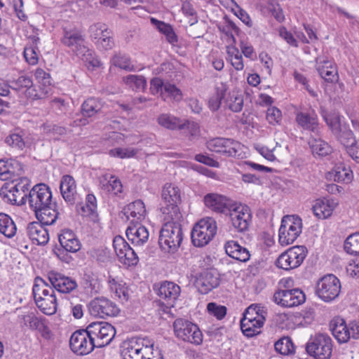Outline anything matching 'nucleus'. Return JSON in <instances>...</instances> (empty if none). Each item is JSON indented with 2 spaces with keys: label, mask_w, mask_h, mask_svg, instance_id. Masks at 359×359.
Wrapping results in <instances>:
<instances>
[{
  "label": "nucleus",
  "mask_w": 359,
  "mask_h": 359,
  "mask_svg": "<svg viewBox=\"0 0 359 359\" xmlns=\"http://www.w3.org/2000/svg\"><path fill=\"white\" fill-rule=\"evenodd\" d=\"M163 100H170L173 102H179L183 98L182 92L175 85L169 82H165L164 90L161 95Z\"/></svg>",
  "instance_id": "obj_48"
},
{
  "label": "nucleus",
  "mask_w": 359,
  "mask_h": 359,
  "mask_svg": "<svg viewBox=\"0 0 359 359\" xmlns=\"http://www.w3.org/2000/svg\"><path fill=\"white\" fill-rule=\"evenodd\" d=\"M69 346L74 353L81 355L90 353L95 348L86 329L74 332L70 337Z\"/></svg>",
  "instance_id": "obj_13"
},
{
  "label": "nucleus",
  "mask_w": 359,
  "mask_h": 359,
  "mask_svg": "<svg viewBox=\"0 0 359 359\" xmlns=\"http://www.w3.org/2000/svg\"><path fill=\"white\" fill-rule=\"evenodd\" d=\"M89 312L92 316L100 318L106 316H116L119 313L116 304L104 297H98L92 300L88 306Z\"/></svg>",
  "instance_id": "obj_16"
},
{
  "label": "nucleus",
  "mask_w": 359,
  "mask_h": 359,
  "mask_svg": "<svg viewBox=\"0 0 359 359\" xmlns=\"http://www.w3.org/2000/svg\"><path fill=\"white\" fill-rule=\"evenodd\" d=\"M80 51L83 53L82 60L86 63L87 67L93 69L101 66L100 60L94 55L93 52L87 49V46H79Z\"/></svg>",
  "instance_id": "obj_52"
},
{
  "label": "nucleus",
  "mask_w": 359,
  "mask_h": 359,
  "mask_svg": "<svg viewBox=\"0 0 359 359\" xmlns=\"http://www.w3.org/2000/svg\"><path fill=\"white\" fill-rule=\"evenodd\" d=\"M79 212L84 217H90L93 220L97 219V200L93 194L86 196V203L81 205Z\"/></svg>",
  "instance_id": "obj_44"
},
{
  "label": "nucleus",
  "mask_w": 359,
  "mask_h": 359,
  "mask_svg": "<svg viewBox=\"0 0 359 359\" xmlns=\"http://www.w3.org/2000/svg\"><path fill=\"white\" fill-rule=\"evenodd\" d=\"M90 33L95 43L102 44L107 43V44H109L114 43L111 31L106 28L105 25H100V27H97L96 25L92 26L90 27Z\"/></svg>",
  "instance_id": "obj_37"
},
{
  "label": "nucleus",
  "mask_w": 359,
  "mask_h": 359,
  "mask_svg": "<svg viewBox=\"0 0 359 359\" xmlns=\"http://www.w3.org/2000/svg\"><path fill=\"white\" fill-rule=\"evenodd\" d=\"M150 21L151 25L165 36L168 43L173 44L177 41V36L170 24L158 20L154 18H151Z\"/></svg>",
  "instance_id": "obj_41"
},
{
  "label": "nucleus",
  "mask_w": 359,
  "mask_h": 359,
  "mask_svg": "<svg viewBox=\"0 0 359 359\" xmlns=\"http://www.w3.org/2000/svg\"><path fill=\"white\" fill-rule=\"evenodd\" d=\"M243 95L242 92L236 88L224 93V108L235 112H240L243 107Z\"/></svg>",
  "instance_id": "obj_26"
},
{
  "label": "nucleus",
  "mask_w": 359,
  "mask_h": 359,
  "mask_svg": "<svg viewBox=\"0 0 359 359\" xmlns=\"http://www.w3.org/2000/svg\"><path fill=\"white\" fill-rule=\"evenodd\" d=\"M48 278L50 286L61 293H69L77 287V283L74 279L55 271L49 272Z\"/></svg>",
  "instance_id": "obj_19"
},
{
  "label": "nucleus",
  "mask_w": 359,
  "mask_h": 359,
  "mask_svg": "<svg viewBox=\"0 0 359 359\" xmlns=\"http://www.w3.org/2000/svg\"><path fill=\"white\" fill-rule=\"evenodd\" d=\"M34 212L39 223L43 225L53 224L60 215L57 206L55 203H51Z\"/></svg>",
  "instance_id": "obj_27"
},
{
  "label": "nucleus",
  "mask_w": 359,
  "mask_h": 359,
  "mask_svg": "<svg viewBox=\"0 0 359 359\" xmlns=\"http://www.w3.org/2000/svg\"><path fill=\"white\" fill-rule=\"evenodd\" d=\"M142 349L148 350L146 351L147 354H144L142 359H164L161 351L158 347H155L154 343H150L149 341L144 343V340H143ZM144 352H145V351H144Z\"/></svg>",
  "instance_id": "obj_59"
},
{
  "label": "nucleus",
  "mask_w": 359,
  "mask_h": 359,
  "mask_svg": "<svg viewBox=\"0 0 359 359\" xmlns=\"http://www.w3.org/2000/svg\"><path fill=\"white\" fill-rule=\"evenodd\" d=\"M25 132L20 129L12 131L5 139L7 145L22 150L26 146L29 145V142L25 137Z\"/></svg>",
  "instance_id": "obj_39"
},
{
  "label": "nucleus",
  "mask_w": 359,
  "mask_h": 359,
  "mask_svg": "<svg viewBox=\"0 0 359 359\" xmlns=\"http://www.w3.org/2000/svg\"><path fill=\"white\" fill-rule=\"evenodd\" d=\"M123 83L135 90H143L147 86V81L142 76L128 75L123 78Z\"/></svg>",
  "instance_id": "obj_50"
},
{
  "label": "nucleus",
  "mask_w": 359,
  "mask_h": 359,
  "mask_svg": "<svg viewBox=\"0 0 359 359\" xmlns=\"http://www.w3.org/2000/svg\"><path fill=\"white\" fill-rule=\"evenodd\" d=\"M58 238L61 246L67 252H76L81 248L80 241L72 230H62Z\"/></svg>",
  "instance_id": "obj_35"
},
{
  "label": "nucleus",
  "mask_w": 359,
  "mask_h": 359,
  "mask_svg": "<svg viewBox=\"0 0 359 359\" xmlns=\"http://www.w3.org/2000/svg\"><path fill=\"white\" fill-rule=\"evenodd\" d=\"M32 294L36 306L42 313L48 316L56 313L57 303L54 289L41 278H35Z\"/></svg>",
  "instance_id": "obj_1"
},
{
  "label": "nucleus",
  "mask_w": 359,
  "mask_h": 359,
  "mask_svg": "<svg viewBox=\"0 0 359 359\" xmlns=\"http://www.w3.org/2000/svg\"><path fill=\"white\" fill-rule=\"evenodd\" d=\"M306 350L315 359H330L332 352V339L327 334H316L311 336Z\"/></svg>",
  "instance_id": "obj_8"
},
{
  "label": "nucleus",
  "mask_w": 359,
  "mask_h": 359,
  "mask_svg": "<svg viewBox=\"0 0 359 359\" xmlns=\"http://www.w3.org/2000/svg\"><path fill=\"white\" fill-rule=\"evenodd\" d=\"M344 250L351 255H359V232L349 235L344 242Z\"/></svg>",
  "instance_id": "obj_54"
},
{
  "label": "nucleus",
  "mask_w": 359,
  "mask_h": 359,
  "mask_svg": "<svg viewBox=\"0 0 359 359\" xmlns=\"http://www.w3.org/2000/svg\"><path fill=\"white\" fill-rule=\"evenodd\" d=\"M138 150L132 147H116L109 151L111 157L119 158H130L134 157Z\"/></svg>",
  "instance_id": "obj_55"
},
{
  "label": "nucleus",
  "mask_w": 359,
  "mask_h": 359,
  "mask_svg": "<svg viewBox=\"0 0 359 359\" xmlns=\"http://www.w3.org/2000/svg\"><path fill=\"white\" fill-rule=\"evenodd\" d=\"M302 231V219L297 215H287L283 217L278 231L279 243L283 246L292 244Z\"/></svg>",
  "instance_id": "obj_5"
},
{
  "label": "nucleus",
  "mask_w": 359,
  "mask_h": 359,
  "mask_svg": "<svg viewBox=\"0 0 359 359\" xmlns=\"http://www.w3.org/2000/svg\"><path fill=\"white\" fill-rule=\"evenodd\" d=\"M226 215H229L232 225L238 231H244L248 229L252 217L248 206L232 203Z\"/></svg>",
  "instance_id": "obj_12"
},
{
  "label": "nucleus",
  "mask_w": 359,
  "mask_h": 359,
  "mask_svg": "<svg viewBox=\"0 0 359 359\" xmlns=\"http://www.w3.org/2000/svg\"><path fill=\"white\" fill-rule=\"evenodd\" d=\"M8 182L13 184L15 193L20 196V201L23 202L25 197L27 196L26 192L30 185V180L27 177H13Z\"/></svg>",
  "instance_id": "obj_49"
},
{
  "label": "nucleus",
  "mask_w": 359,
  "mask_h": 359,
  "mask_svg": "<svg viewBox=\"0 0 359 359\" xmlns=\"http://www.w3.org/2000/svg\"><path fill=\"white\" fill-rule=\"evenodd\" d=\"M126 233L128 239L134 245L137 246L146 243L149 236L148 229L139 223H131L127 228Z\"/></svg>",
  "instance_id": "obj_23"
},
{
  "label": "nucleus",
  "mask_w": 359,
  "mask_h": 359,
  "mask_svg": "<svg viewBox=\"0 0 359 359\" xmlns=\"http://www.w3.org/2000/svg\"><path fill=\"white\" fill-rule=\"evenodd\" d=\"M203 201L205 205L209 209L224 214H227V211L231 208V205L233 203L225 196L215 193L205 195Z\"/></svg>",
  "instance_id": "obj_20"
},
{
  "label": "nucleus",
  "mask_w": 359,
  "mask_h": 359,
  "mask_svg": "<svg viewBox=\"0 0 359 359\" xmlns=\"http://www.w3.org/2000/svg\"><path fill=\"white\" fill-rule=\"evenodd\" d=\"M34 76L37 82L43 86L42 88H47L48 91L50 90L51 78L48 73L41 68H37L34 72Z\"/></svg>",
  "instance_id": "obj_62"
},
{
  "label": "nucleus",
  "mask_w": 359,
  "mask_h": 359,
  "mask_svg": "<svg viewBox=\"0 0 359 359\" xmlns=\"http://www.w3.org/2000/svg\"><path fill=\"white\" fill-rule=\"evenodd\" d=\"M107 285L112 298L118 300L121 303L127 302L129 300L132 291L128 285L121 278L113 276L109 273Z\"/></svg>",
  "instance_id": "obj_17"
},
{
  "label": "nucleus",
  "mask_w": 359,
  "mask_h": 359,
  "mask_svg": "<svg viewBox=\"0 0 359 359\" xmlns=\"http://www.w3.org/2000/svg\"><path fill=\"white\" fill-rule=\"evenodd\" d=\"M226 52L232 66L236 70H242L244 65L241 52L236 46H226Z\"/></svg>",
  "instance_id": "obj_51"
},
{
  "label": "nucleus",
  "mask_w": 359,
  "mask_h": 359,
  "mask_svg": "<svg viewBox=\"0 0 359 359\" xmlns=\"http://www.w3.org/2000/svg\"><path fill=\"white\" fill-rule=\"evenodd\" d=\"M32 79L25 76H20L18 79L11 81V87L16 90L24 93L26 88L32 86Z\"/></svg>",
  "instance_id": "obj_63"
},
{
  "label": "nucleus",
  "mask_w": 359,
  "mask_h": 359,
  "mask_svg": "<svg viewBox=\"0 0 359 359\" xmlns=\"http://www.w3.org/2000/svg\"><path fill=\"white\" fill-rule=\"evenodd\" d=\"M340 290L339 280L335 276L329 274L318 280L316 292L322 300L329 302L339 296Z\"/></svg>",
  "instance_id": "obj_10"
},
{
  "label": "nucleus",
  "mask_w": 359,
  "mask_h": 359,
  "mask_svg": "<svg viewBox=\"0 0 359 359\" xmlns=\"http://www.w3.org/2000/svg\"><path fill=\"white\" fill-rule=\"evenodd\" d=\"M325 121L332 130L334 135L341 132L343 126L341 123L340 118L337 114H330L325 117Z\"/></svg>",
  "instance_id": "obj_64"
},
{
  "label": "nucleus",
  "mask_w": 359,
  "mask_h": 359,
  "mask_svg": "<svg viewBox=\"0 0 359 359\" xmlns=\"http://www.w3.org/2000/svg\"><path fill=\"white\" fill-rule=\"evenodd\" d=\"M217 225L214 219L206 217L201 219L193 228L191 241L197 247L207 245L215 236Z\"/></svg>",
  "instance_id": "obj_9"
},
{
  "label": "nucleus",
  "mask_w": 359,
  "mask_h": 359,
  "mask_svg": "<svg viewBox=\"0 0 359 359\" xmlns=\"http://www.w3.org/2000/svg\"><path fill=\"white\" fill-rule=\"evenodd\" d=\"M156 292L163 303L173 307L181 293L180 287L174 282L163 281L156 288Z\"/></svg>",
  "instance_id": "obj_18"
},
{
  "label": "nucleus",
  "mask_w": 359,
  "mask_h": 359,
  "mask_svg": "<svg viewBox=\"0 0 359 359\" xmlns=\"http://www.w3.org/2000/svg\"><path fill=\"white\" fill-rule=\"evenodd\" d=\"M22 169L21 164L14 159H0V180H11L18 176Z\"/></svg>",
  "instance_id": "obj_30"
},
{
  "label": "nucleus",
  "mask_w": 359,
  "mask_h": 359,
  "mask_svg": "<svg viewBox=\"0 0 359 359\" xmlns=\"http://www.w3.org/2000/svg\"><path fill=\"white\" fill-rule=\"evenodd\" d=\"M338 203L334 199L319 198L314 202L312 210L318 219H327L332 215Z\"/></svg>",
  "instance_id": "obj_24"
},
{
  "label": "nucleus",
  "mask_w": 359,
  "mask_h": 359,
  "mask_svg": "<svg viewBox=\"0 0 359 359\" xmlns=\"http://www.w3.org/2000/svg\"><path fill=\"white\" fill-rule=\"evenodd\" d=\"M51 199L50 189L45 184L35 185L29 194V203L34 211L53 203Z\"/></svg>",
  "instance_id": "obj_15"
},
{
  "label": "nucleus",
  "mask_w": 359,
  "mask_h": 359,
  "mask_svg": "<svg viewBox=\"0 0 359 359\" xmlns=\"http://www.w3.org/2000/svg\"><path fill=\"white\" fill-rule=\"evenodd\" d=\"M158 123L169 130H182L185 128L184 120L170 114H162L157 118Z\"/></svg>",
  "instance_id": "obj_38"
},
{
  "label": "nucleus",
  "mask_w": 359,
  "mask_h": 359,
  "mask_svg": "<svg viewBox=\"0 0 359 359\" xmlns=\"http://www.w3.org/2000/svg\"><path fill=\"white\" fill-rule=\"evenodd\" d=\"M273 301L283 307H293L304 303L305 295L299 289H279L273 294Z\"/></svg>",
  "instance_id": "obj_14"
},
{
  "label": "nucleus",
  "mask_w": 359,
  "mask_h": 359,
  "mask_svg": "<svg viewBox=\"0 0 359 359\" xmlns=\"http://www.w3.org/2000/svg\"><path fill=\"white\" fill-rule=\"evenodd\" d=\"M86 330L96 348L108 345L116 334L114 326L104 321L90 323Z\"/></svg>",
  "instance_id": "obj_7"
},
{
  "label": "nucleus",
  "mask_w": 359,
  "mask_h": 359,
  "mask_svg": "<svg viewBox=\"0 0 359 359\" xmlns=\"http://www.w3.org/2000/svg\"><path fill=\"white\" fill-rule=\"evenodd\" d=\"M100 109V102L95 98L86 100L82 104V114L84 116L91 117Z\"/></svg>",
  "instance_id": "obj_57"
},
{
  "label": "nucleus",
  "mask_w": 359,
  "mask_h": 359,
  "mask_svg": "<svg viewBox=\"0 0 359 359\" xmlns=\"http://www.w3.org/2000/svg\"><path fill=\"white\" fill-rule=\"evenodd\" d=\"M306 256V249L304 246H294L278 257L276 265L284 270L296 269L302 264Z\"/></svg>",
  "instance_id": "obj_11"
},
{
  "label": "nucleus",
  "mask_w": 359,
  "mask_h": 359,
  "mask_svg": "<svg viewBox=\"0 0 359 359\" xmlns=\"http://www.w3.org/2000/svg\"><path fill=\"white\" fill-rule=\"evenodd\" d=\"M12 183L6 182L0 189V195L2 198L7 203L11 204H20V198L18 194L15 193Z\"/></svg>",
  "instance_id": "obj_47"
},
{
  "label": "nucleus",
  "mask_w": 359,
  "mask_h": 359,
  "mask_svg": "<svg viewBox=\"0 0 359 359\" xmlns=\"http://www.w3.org/2000/svg\"><path fill=\"white\" fill-rule=\"evenodd\" d=\"M60 188L61 194L67 202H75L77 196L76 184L72 176L64 175L61 179Z\"/></svg>",
  "instance_id": "obj_32"
},
{
  "label": "nucleus",
  "mask_w": 359,
  "mask_h": 359,
  "mask_svg": "<svg viewBox=\"0 0 359 359\" xmlns=\"http://www.w3.org/2000/svg\"><path fill=\"white\" fill-rule=\"evenodd\" d=\"M124 215L131 223H139L146 217L147 211L144 203L137 200L128 204L124 208Z\"/></svg>",
  "instance_id": "obj_28"
},
{
  "label": "nucleus",
  "mask_w": 359,
  "mask_h": 359,
  "mask_svg": "<svg viewBox=\"0 0 359 359\" xmlns=\"http://www.w3.org/2000/svg\"><path fill=\"white\" fill-rule=\"evenodd\" d=\"M227 90V86L224 83H219L216 87L215 94L208 100V107L212 111H217L221 104H224V95Z\"/></svg>",
  "instance_id": "obj_43"
},
{
  "label": "nucleus",
  "mask_w": 359,
  "mask_h": 359,
  "mask_svg": "<svg viewBox=\"0 0 359 359\" xmlns=\"http://www.w3.org/2000/svg\"><path fill=\"white\" fill-rule=\"evenodd\" d=\"M295 121L297 125L304 130L312 132L318 131V117L315 112L298 111L295 116Z\"/></svg>",
  "instance_id": "obj_34"
},
{
  "label": "nucleus",
  "mask_w": 359,
  "mask_h": 359,
  "mask_svg": "<svg viewBox=\"0 0 359 359\" xmlns=\"http://www.w3.org/2000/svg\"><path fill=\"white\" fill-rule=\"evenodd\" d=\"M226 253L231 258L238 261L245 262L250 259L249 250L234 241H229L224 245Z\"/></svg>",
  "instance_id": "obj_33"
},
{
  "label": "nucleus",
  "mask_w": 359,
  "mask_h": 359,
  "mask_svg": "<svg viewBox=\"0 0 359 359\" xmlns=\"http://www.w3.org/2000/svg\"><path fill=\"white\" fill-rule=\"evenodd\" d=\"M175 335L179 339L194 345L203 342V333L197 325L183 318H177L173 323Z\"/></svg>",
  "instance_id": "obj_6"
},
{
  "label": "nucleus",
  "mask_w": 359,
  "mask_h": 359,
  "mask_svg": "<svg viewBox=\"0 0 359 359\" xmlns=\"http://www.w3.org/2000/svg\"><path fill=\"white\" fill-rule=\"evenodd\" d=\"M325 177L327 180H332L338 183L349 184L353 179V174L349 167L340 163L327 172Z\"/></svg>",
  "instance_id": "obj_25"
},
{
  "label": "nucleus",
  "mask_w": 359,
  "mask_h": 359,
  "mask_svg": "<svg viewBox=\"0 0 359 359\" xmlns=\"http://www.w3.org/2000/svg\"><path fill=\"white\" fill-rule=\"evenodd\" d=\"M163 205L161 211L166 215V219L179 220L180 212L178 204L181 201L180 190L172 184H165L162 189Z\"/></svg>",
  "instance_id": "obj_3"
},
{
  "label": "nucleus",
  "mask_w": 359,
  "mask_h": 359,
  "mask_svg": "<svg viewBox=\"0 0 359 359\" xmlns=\"http://www.w3.org/2000/svg\"><path fill=\"white\" fill-rule=\"evenodd\" d=\"M309 143L313 154L315 155L325 156L332 152V147L320 138L311 137Z\"/></svg>",
  "instance_id": "obj_46"
},
{
  "label": "nucleus",
  "mask_w": 359,
  "mask_h": 359,
  "mask_svg": "<svg viewBox=\"0 0 359 359\" xmlns=\"http://www.w3.org/2000/svg\"><path fill=\"white\" fill-rule=\"evenodd\" d=\"M23 54L27 62L29 65H35L38 63L39 56L38 46H25Z\"/></svg>",
  "instance_id": "obj_60"
},
{
  "label": "nucleus",
  "mask_w": 359,
  "mask_h": 359,
  "mask_svg": "<svg viewBox=\"0 0 359 359\" xmlns=\"http://www.w3.org/2000/svg\"><path fill=\"white\" fill-rule=\"evenodd\" d=\"M27 231L29 238L37 245H45L49 241L48 230L39 222L29 223Z\"/></svg>",
  "instance_id": "obj_29"
},
{
  "label": "nucleus",
  "mask_w": 359,
  "mask_h": 359,
  "mask_svg": "<svg viewBox=\"0 0 359 359\" xmlns=\"http://www.w3.org/2000/svg\"><path fill=\"white\" fill-rule=\"evenodd\" d=\"M142 348L143 341L132 339L123 343L121 351V357L123 359H142L144 354H147Z\"/></svg>",
  "instance_id": "obj_21"
},
{
  "label": "nucleus",
  "mask_w": 359,
  "mask_h": 359,
  "mask_svg": "<svg viewBox=\"0 0 359 359\" xmlns=\"http://www.w3.org/2000/svg\"><path fill=\"white\" fill-rule=\"evenodd\" d=\"M164 224L159 236V245L165 252H175L182 241V233L178 220H171Z\"/></svg>",
  "instance_id": "obj_2"
},
{
  "label": "nucleus",
  "mask_w": 359,
  "mask_h": 359,
  "mask_svg": "<svg viewBox=\"0 0 359 359\" xmlns=\"http://www.w3.org/2000/svg\"><path fill=\"white\" fill-rule=\"evenodd\" d=\"M123 257H119V261L127 266H135L139 261L138 257L134 250L130 247L127 249L123 255Z\"/></svg>",
  "instance_id": "obj_61"
},
{
  "label": "nucleus",
  "mask_w": 359,
  "mask_h": 359,
  "mask_svg": "<svg viewBox=\"0 0 359 359\" xmlns=\"http://www.w3.org/2000/svg\"><path fill=\"white\" fill-rule=\"evenodd\" d=\"M100 186L102 190L114 195L122 193L123 185L120 180L112 175H103L100 180Z\"/></svg>",
  "instance_id": "obj_36"
},
{
  "label": "nucleus",
  "mask_w": 359,
  "mask_h": 359,
  "mask_svg": "<svg viewBox=\"0 0 359 359\" xmlns=\"http://www.w3.org/2000/svg\"><path fill=\"white\" fill-rule=\"evenodd\" d=\"M275 349L282 355H289L294 352V348L289 337H283L274 344Z\"/></svg>",
  "instance_id": "obj_56"
},
{
  "label": "nucleus",
  "mask_w": 359,
  "mask_h": 359,
  "mask_svg": "<svg viewBox=\"0 0 359 359\" xmlns=\"http://www.w3.org/2000/svg\"><path fill=\"white\" fill-rule=\"evenodd\" d=\"M219 284L218 274L213 271H204L196 279L195 286L198 291L206 294Z\"/></svg>",
  "instance_id": "obj_22"
},
{
  "label": "nucleus",
  "mask_w": 359,
  "mask_h": 359,
  "mask_svg": "<svg viewBox=\"0 0 359 359\" xmlns=\"http://www.w3.org/2000/svg\"><path fill=\"white\" fill-rule=\"evenodd\" d=\"M340 142L345 147L347 150L349 147L353 144L357 140H355L352 131L348 129L346 126H343L341 132L334 135Z\"/></svg>",
  "instance_id": "obj_53"
},
{
  "label": "nucleus",
  "mask_w": 359,
  "mask_h": 359,
  "mask_svg": "<svg viewBox=\"0 0 359 359\" xmlns=\"http://www.w3.org/2000/svg\"><path fill=\"white\" fill-rule=\"evenodd\" d=\"M17 232V227L12 218L5 213H0V233L6 238H13Z\"/></svg>",
  "instance_id": "obj_42"
},
{
  "label": "nucleus",
  "mask_w": 359,
  "mask_h": 359,
  "mask_svg": "<svg viewBox=\"0 0 359 359\" xmlns=\"http://www.w3.org/2000/svg\"><path fill=\"white\" fill-rule=\"evenodd\" d=\"M318 70L323 79L325 81L332 82L337 77V69L332 62L329 60L317 58Z\"/></svg>",
  "instance_id": "obj_40"
},
{
  "label": "nucleus",
  "mask_w": 359,
  "mask_h": 359,
  "mask_svg": "<svg viewBox=\"0 0 359 359\" xmlns=\"http://www.w3.org/2000/svg\"><path fill=\"white\" fill-rule=\"evenodd\" d=\"M264 313L263 308L257 305H251L245 310L241 320V329L245 336L251 337L260 332L265 321Z\"/></svg>",
  "instance_id": "obj_4"
},
{
  "label": "nucleus",
  "mask_w": 359,
  "mask_h": 359,
  "mask_svg": "<svg viewBox=\"0 0 359 359\" xmlns=\"http://www.w3.org/2000/svg\"><path fill=\"white\" fill-rule=\"evenodd\" d=\"M62 42L65 45H80L84 42V38L77 30L65 31Z\"/></svg>",
  "instance_id": "obj_58"
},
{
  "label": "nucleus",
  "mask_w": 359,
  "mask_h": 359,
  "mask_svg": "<svg viewBox=\"0 0 359 359\" xmlns=\"http://www.w3.org/2000/svg\"><path fill=\"white\" fill-rule=\"evenodd\" d=\"M330 327L332 335L339 343L347 342L351 339L348 326L343 318H334L330 322Z\"/></svg>",
  "instance_id": "obj_31"
},
{
  "label": "nucleus",
  "mask_w": 359,
  "mask_h": 359,
  "mask_svg": "<svg viewBox=\"0 0 359 359\" xmlns=\"http://www.w3.org/2000/svg\"><path fill=\"white\" fill-rule=\"evenodd\" d=\"M243 146L232 139L224 138L222 154L230 157H241Z\"/></svg>",
  "instance_id": "obj_45"
}]
</instances>
